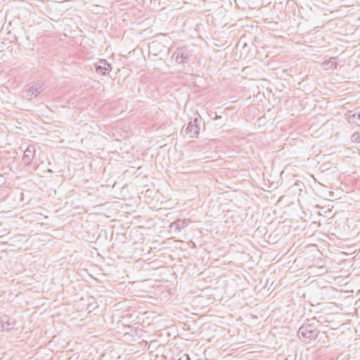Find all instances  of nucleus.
Instances as JSON below:
<instances>
[{"mask_svg":"<svg viewBox=\"0 0 360 360\" xmlns=\"http://www.w3.org/2000/svg\"><path fill=\"white\" fill-rule=\"evenodd\" d=\"M84 127L86 128V129H88L89 127V126L88 124H84Z\"/></svg>","mask_w":360,"mask_h":360,"instance_id":"9","label":"nucleus"},{"mask_svg":"<svg viewBox=\"0 0 360 360\" xmlns=\"http://www.w3.org/2000/svg\"><path fill=\"white\" fill-rule=\"evenodd\" d=\"M44 89L40 84H36L30 86L27 90L23 92V98L30 101L33 97H37L39 94L43 91Z\"/></svg>","mask_w":360,"mask_h":360,"instance_id":"1","label":"nucleus"},{"mask_svg":"<svg viewBox=\"0 0 360 360\" xmlns=\"http://www.w3.org/2000/svg\"><path fill=\"white\" fill-rule=\"evenodd\" d=\"M336 58L332 57L329 60H326L323 63V66L325 70H331L337 68L338 63L336 62Z\"/></svg>","mask_w":360,"mask_h":360,"instance_id":"5","label":"nucleus"},{"mask_svg":"<svg viewBox=\"0 0 360 360\" xmlns=\"http://www.w3.org/2000/svg\"><path fill=\"white\" fill-rule=\"evenodd\" d=\"M200 129V128L198 124V117H195L188 124L185 129V133L187 134L193 133L194 135H198Z\"/></svg>","mask_w":360,"mask_h":360,"instance_id":"4","label":"nucleus"},{"mask_svg":"<svg viewBox=\"0 0 360 360\" xmlns=\"http://www.w3.org/2000/svg\"><path fill=\"white\" fill-rule=\"evenodd\" d=\"M95 70L98 74L105 75L111 70V65L106 60L101 59L95 63Z\"/></svg>","mask_w":360,"mask_h":360,"instance_id":"3","label":"nucleus"},{"mask_svg":"<svg viewBox=\"0 0 360 360\" xmlns=\"http://www.w3.org/2000/svg\"><path fill=\"white\" fill-rule=\"evenodd\" d=\"M349 122L354 123L357 126H360V112H349L347 115Z\"/></svg>","mask_w":360,"mask_h":360,"instance_id":"6","label":"nucleus"},{"mask_svg":"<svg viewBox=\"0 0 360 360\" xmlns=\"http://www.w3.org/2000/svg\"><path fill=\"white\" fill-rule=\"evenodd\" d=\"M155 45V42H153L151 43L150 45H149V49L151 48V46H154Z\"/></svg>","mask_w":360,"mask_h":360,"instance_id":"7","label":"nucleus"},{"mask_svg":"<svg viewBox=\"0 0 360 360\" xmlns=\"http://www.w3.org/2000/svg\"><path fill=\"white\" fill-rule=\"evenodd\" d=\"M172 58L177 63H186L188 60V53L184 48L177 49V50L174 53Z\"/></svg>","mask_w":360,"mask_h":360,"instance_id":"2","label":"nucleus"},{"mask_svg":"<svg viewBox=\"0 0 360 360\" xmlns=\"http://www.w3.org/2000/svg\"><path fill=\"white\" fill-rule=\"evenodd\" d=\"M352 135H354V136L359 135V132H357V131H356V132H354Z\"/></svg>","mask_w":360,"mask_h":360,"instance_id":"8","label":"nucleus"}]
</instances>
